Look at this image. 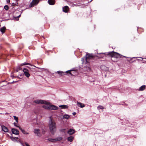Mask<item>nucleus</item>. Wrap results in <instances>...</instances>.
I'll list each match as a JSON object with an SVG mask.
<instances>
[{"label":"nucleus","mask_w":146,"mask_h":146,"mask_svg":"<svg viewBox=\"0 0 146 146\" xmlns=\"http://www.w3.org/2000/svg\"><path fill=\"white\" fill-rule=\"evenodd\" d=\"M48 141H50L52 142H56V138L54 139H52L51 138H48Z\"/></svg>","instance_id":"c756f323"},{"label":"nucleus","mask_w":146,"mask_h":146,"mask_svg":"<svg viewBox=\"0 0 146 146\" xmlns=\"http://www.w3.org/2000/svg\"><path fill=\"white\" fill-rule=\"evenodd\" d=\"M100 68L102 70L104 71H107L108 70V68L105 65H103L100 66Z\"/></svg>","instance_id":"f8f14e48"},{"label":"nucleus","mask_w":146,"mask_h":146,"mask_svg":"<svg viewBox=\"0 0 146 146\" xmlns=\"http://www.w3.org/2000/svg\"><path fill=\"white\" fill-rule=\"evenodd\" d=\"M15 78H19V79H21V78H20L19 77V76H15Z\"/></svg>","instance_id":"13d9d810"},{"label":"nucleus","mask_w":146,"mask_h":146,"mask_svg":"<svg viewBox=\"0 0 146 146\" xmlns=\"http://www.w3.org/2000/svg\"><path fill=\"white\" fill-rule=\"evenodd\" d=\"M6 30V27L3 26L0 29V31L2 34H3L5 32V31Z\"/></svg>","instance_id":"aec40b11"},{"label":"nucleus","mask_w":146,"mask_h":146,"mask_svg":"<svg viewBox=\"0 0 146 146\" xmlns=\"http://www.w3.org/2000/svg\"><path fill=\"white\" fill-rule=\"evenodd\" d=\"M131 127V126L129 125L126 128H125V130H127V131L128 132L129 131H130Z\"/></svg>","instance_id":"c9c22d12"},{"label":"nucleus","mask_w":146,"mask_h":146,"mask_svg":"<svg viewBox=\"0 0 146 146\" xmlns=\"http://www.w3.org/2000/svg\"><path fill=\"white\" fill-rule=\"evenodd\" d=\"M19 128L23 134H29L28 133L26 132L24 129H23L20 127H19Z\"/></svg>","instance_id":"393cba45"},{"label":"nucleus","mask_w":146,"mask_h":146,"mask_svg":"<svg viewBox=\"0 0 146 146\" xmlns=\"http://www.w3.org/2000/svg\"><path fill=\"white\" fill-rule=\"evenodd\" d=\"M81 61L82 62V64H83L85 62V56L82 58L81 59Z\"/></svg>","instance_id":"58836bf2"},{"label":"nucleus","mask_w":146,"mask_h":146,"mask_svg":"<svg viewBox=\"0 0 146 146\" xmlns=\"http://www.w3.org/2000/svg\"><path fill=\"white\" fill-rule=\"evenodd\" d=\"M25 144L26 146H30L29 144L26 142L25 143Z\"/></svg>","instance_id":"603ef678"},{"label":"nucleus","mask_w":146,"mask_h":146,"mask_svg":"<svg viewBox=\"0 0 146 146\" xmlns=\"http://www.w3.org/2000/svg\"><path fill=\"white\" fill-rule=\"evenodd\" d=\"M124 105H123V106L124 107H127V104H125L124 103V104H123Z\"/></svg>","instance_id":"864d4df0"},{"label":"nucleus","mask_w":146,"mask_h":146,"mask_svg":"<svg viewBox=\"0 0 146 146\" xmlns=\"http://www.w3.org/2000/svg\"><path fill=\"white\" fill-rule=\"evenodd\" d=\"M88 59H85V64H90L89 60H88Z\"/></svg>","instance_id":"a19ab883"},{"label":"nucleus","mask_w":146,"mask_h":146,"mask_svg":"<svg viewBox=\"0 0 146 146\" xmlns=\"http://www.w3.org/2000/svg\"><path fill=\"white\" fill-rule=\"evenodd\" d=\"M48 3L50 5H53L55 3V0H48Z\"/></svg>","instance_id":"f3484780"},{"label":"nucleus","mask_w":146,"mask_h":146,"mask_svg":"<svg viewBox=\"0 0 146 146\" xmlns=\"http://www.w3.org/2000/svg\"><path fill=\"white\" fill-rule=\"evenodd\" d=\"M31 65V64L29 63L26 62H25L21 63L20 64V66H23V65Z\"/></svg>","instance_id":"2f4dec72"},{"label":"nucleus","mask_w":146,"mask_h":146,"mask_svg":"<svg viewBox=\"0 0 146 146\" xmlns=\"http://www.w3.org/2000/svg\"><path fill=\"white\" fill-rule=\"evenodd\" d=\"M139 28V27H137V31H138V29Z\"/></svg>","instance_id":"0e129e2a"},{"label":"nucleus","mask_w":146,"mask_h":146,"mask_svg":"<svg viewBox=\"0 0 146 146\" xmlns=\"http://www.w3.org/2000/svg\"><path fill=\"white\" fill-rule=\"evenodd\" d=\"M11 131L12 134L17 135H19V131L15 128H12L11 129Z\"/></svg>","instance_id":"6e6552de"},{"label":"nucleus","mask_w":146,"mask_h":146,"mask_svg":"<svg viewBox=\"0 0 146 146\" xmlns=\"http://www.w3.org/2000/svg\"><path fill=\"white\" fill-rule=\"evenodd\" d=\"M113 55V58H115L118 59L121 58L122 57V56H123V55H121L120 54L115 52H114V55Z\"/></svg>","instance_id":"9d476101"},{"label":"nucleus","mask_w":146,"mask_h":146,"mask_svg":"<svg viewBox=\"0 0 146 146\" xmlns=\"http://www.w3.org/2000/svg\"><path fill=\"white\" fill-rule=\"evenodd\" d=\"M107 53L106 52H105V53H100L99 54H98H98L99 55V56H97V57H99V58H103V57L102 56H100V55L101 54H106Z\"/></svg>","instance_id":"473e14b6"},{"label":"nucleus","mask_w":146,"mask_h":146,"mask_svg":"<svg viewBox=\"0 0 146 146\" xmlns=\"http://www.w3.org/2000/svg\"><path fill=\"white\" fill-rule=\"evenodd\" d=\"M88 70H89V71H90L91 70V68L90 67H88Z\"/></svg>","instance_id":"5fc2aeb1"},{"label":"nucleus","mask_w":146,"mask_h":146,"mask_svg":"<svg viewBox=\"0 0 146 146\" xmlns=\"http://www.w3.org/2000/svg\"><path fill=\"white\" fill-rule=\"evenodd\" d=\"M13 117H14V119L16 121L17 123H18V117L15 116H14Z\"/></svg>","instance_id":"e433bc0d"},{"label":"nucleus","mask_w":146,"mask_h":146,"mask_svg":"<svg viewBox=\"0 0 146 146\" xmlns=\"http://www.w3.org/2000/svg\"><path fill=\"white\" fill-rule=\"evenodd\" d=\"M13 124H14V125L15 126V127H17L18 128H19L20 127V126H18L17 125V123H16L15 122L14 123H13Z\"/></svg>","instance_id":"a18cd8bd"},{"label":"nucleus","mask_w":146,"mask_h":146,"mask_svg":"<svg viewBox=\"0 0 146 146\" xmlns=\"http://www.w3.org/2000/svg\"><path fill=\"white\" fill-rule=\"evenodd\" d=\"M59 107L61 109H66L68 108V106L67 105H61L59 106Z\"/></svg>","instance_id":"b1692460"},{"label":"nucleus","mask_w":146,"mask_h":146,"mask_svg":"<svg viewBox=\"0 0 146 146\" xmlns=\"http://www.w3.org/2000/svg\"><path fill=\"white\" fill-rule=\"evenodd\" d=\"M124 123H126L127 124H128V123H129V121H128L127 120H125L124 121Z\"/></svg>","instance_id":"49530a36"},{"label":"nucleus","mask_w":146,"mask_h":146,"mask_svg":"<svg viewBox=\"0 0 146 146\" xmlns=\"http://www.w3.org/2000/svg\"><path fill=\"white\" fill-rule=\"evenodd\" d=\"M34 102L37 104H45L47 102L45 100H34Z\"/></svg>","instance_id":"423d86ee"},{"label":"nucleus","mask_w":146,"mask_h":146,"mask_svg":"<svg viewBox=\"0 0 146 146\" xmlns=\"http://www.w3.org/2000/svg\"><path fill=\"white\" fill-rule=\"evenodd\" d=\"M108 130H108H106V131H107Z\"/></svg>","instance_id":"338daca9"},{"label":"nucleus","mask_w":146,"mask_h":146,"mask_svg":"<svg viewBox=\"0 0 146 146\" xmlns=\"http://www.w3.org/2000/svg\"><path fill=\"white\" fill-rule=\"evenodd\" d=\"M39 129H36L34 130V132L38 136L40 137L41 136L40 133L39 132Z\"/></svg>","instance_id":"ddd939ff"},{"label":"nucleus","mask_w":146,"mask_h":146,"mask_svg":"<svg viewBox=\"0 0 146 146\" xmlns=\"http://www.w3.org/2000/svg\"><path fill=\"white\" fill-rule=\"evenodd\" d=\"M22 70V68L20 66H17L16 68L15 71L16 72H18L19 70Z\"/></svg>","instance_id":"a878e982"},{"label":"nucleus","mask_w":146,"mask_h":146,"mask_svg":"<svg viewBox=\"0 0 146 146\" xmlns=\"http://www.w3.org/2000/svg\"><path fill=\"white\" fill-rule=\"evenodd\" d=\"M114 52L112 51L111 52H108L107 55L110 56H111V58H113L114 53Z\"/></svg>","instance_id":"5701e85b"},{"label":"nucleus","mask_w":146,"mask_h":146,"mask_svg":"<svg viewBox=\"0 0 146 146\" xmlns=\"http://www.w3.org/2000/svg\"><path fill=\"white\" fill-rule=\"evenodd\" d=\"M125 102L124 101H122V102H120L119 103V105H123V104H124V103Z\"/></svg>","instance_id":"c03bdc74"},{"label":"nucleus","mask_w":146,"mask_h":146,"mask_svg":"<svg viewBox=\"0 0 146 146\" xmlns=\"http://www.w3.org/2000/svg\"><path fill=\"white\" fill-rule=\"evenodd\" d=\"M11 77L12 78V79L14 78H15V76L14 75H11Z\"/></svg>","instance_id":"4d7b16f0"},{"label":"nucleus","mask_w":146,"mask_h":146,"mask_svg":"<svg viewBox=\"0 0 146 146\" xmlns=\"http://www.w3.org/2000/svg\"><path fill=\"white\" fill-rule=\"evenodd\" d=\"M19 5V3L17 2V1H16V3H15V6H17Z\"/></svg>","instance_id":"3c124183"},{"label":"nucleus","mask_w":146,"mask_h":146,"mask_svg":"<svg viewBox=\"0 0 146 146\" xmlns=\"http://www.w3.org/2000/svg\"><path fill=\"white\" fill-rule=\"evenodd\" d=\"M62 139V138L60 137H57V138H56V141H60Z\"/></svg>","instance_id":"72a5a7b5"},{"label":"nucleus","mask_w":146,"mask_h":146,"mask_svg":"<svg viewBox=\"0 0 146 146\" xmlns=\"http://www.w3.org/2000/svg\"><path fill=\"white\" fill-rule=\"evenodd\" d=\"M93 0H91L89 2V1L88 2V3H89V2H91Z\"/></svg>","instance_id":"e2e57ef3"},{"label":"nucleus","mask_w":146,"mask_h":146,"mask_svg":"<svg viewBox=\"0 0 146 146\" xmlns=\"http://www.w3.org/2000/svg\"><path fill=\"white\" fill-rule=\"evenodd\" d=\"M77 106L81 108H83L85 107V105L84 104L78 101L77 102Z\"/></svg>","instance_id":"dca6fc26"},{"label":"nucleus","mask_w":146,"mask_h":146,"mask_svg":"<svg viewBox=\"0 0 146 146\" xmlns=\"http://www.w3.org/2000/svg\"><path fill=\"white\" fill-rule=\"evenodd\" d=\"M20 141H20L19 140H17V141H16L15 142H20Z\"/></svg>","instance_id":"052dcab7"},{"label":"nucleus","mask_w":146,"mask_h":146,"mask_svg":"<svg viewBox=\"0 0 146 146\" xmlns=\"http://www.w3.org/2000/svg\"><path fill=\"white\" fill-rule=\"evenodd\" d=\"M139 58H141V59H137H137H135V61L137 60L138 61H142V62L143 63H146V60H143V58H142V57H139Z\"/></svg>","instance_id":"cd10ccee"},{"label":"nucleus","mask_w":146,"mask_h":146,"mask_svg":"<svg viewBox=\"0 0 146 146\" xmlns=\"http://www.w3.org/2000/svg\"><path fill=\"white\" fill-rule=\"evenodd\" d=\"M75 69L74 68H73L72 69H71L70 70H67L65 72H64L62 71H58L57 72L60 75H63L65 73H67L68 75L69 74L71 76H73L74 75V74L76 72V71H74V69Z\"/></svg>","instance_id":"f03ea898"},{"label":"nucleus","mask_w":146,"mask_h":146,"mask_svg":"<svg viewBox=\"0 0 146 146\" xmlns=\"http://www.w3.org/2000/svg\"><path fill=\"white\" fill-rule=\"evenodd\" d=\"M75 132V130L73 129H70L67 131L68 134L71 135L74 134Z\"/></svg>","instance_id":"4468645a"},{"label":"nucleus","mask_w":146,"mask_h":146,"mask_svg":"<svg viewBox=\"0 0 146 146\" xmlns=\"http://www.w3.org/2000/svg\"><path fill=\"white\" fill-rule=\"evenodd\" d=\"M65 130V129H59V131L61 132H64Z\"/></svg>","instance_id":"79ce46f5"},{"label":"nucleus","mask_w":146,"mask_h":146,"mask_svg":"<svg viewBox=\"0 0 146 146\" xmlns=\"http://www.w3.org/2000/svg\"><path fill=\"white\" fill-rule=\"evenodd\" d=\"M6 82V81L5 80H3L2 81H1V82Z\"/></svg>","instance_id":"680f3d73"},{"label":"nucleus","mask_w":146,"mask_h":146,"mask_svg":"<svg viewBox=\"0 0 146 146\" xmlns=\"http://www.w3.org/2000/svg\"><path fill=\"white\" fill-rule=\"evenodd\" d=\"M39 0H33L32 2H33L34 5H36L39 2Z\"/></svg>","instance_id":"bb28decb"},{"label":"nucleus","mask_w":146,"mask_h":146,"mask_svg":"<svg viewBox=\"0 0 146 146\" xmlns=\"http://www.w3.org/2000/svg\"><path fill=\"white\" fill-rule=\"evenodd\" d=\"M23 72L24 75H25L27 78H29L30 76V74L29 73V70L27 68H24L23 69Z\"/></svg>","instance_id":"7ed1b4c3"},{"label":"nucleus","mask_w":146,"mask_h":146,"mask_svg":"<svg viewBox=\"0 0 146 146\" xmlns=\"http://www.w3.org/2000/svg\"><path fill=\"white\" fill-rule=\"evenodd\" d=\"M4 8L7 11L9 9V6L7 5H5L4 7Z\"/></svg>","instance_id":"4c0bfd02"},{"label":"nucleus","mask_w":146,"mask_h":146,"mask_svg":"<svg viewBox=\"0 0 146 146\" xmlns=\"http://www.w3.org/2000/svg\"><path fill=\"white\" fill-rule=\"evenodd\" d=\"M123 56L125 58H128V59L127 60L130 63H132L133 62L135 61V59H137V57H133L132 58L131 57H128L127 56Z\"/></svg>","instance_id":"39448f33"},{"label":"nucleus","mask_w":146,"mask_h":146,"mask_svg":"<svg viewBox=\"0 0 146 146\" xmlns=\"http://www.w3.org/2000/svg\"><path fill=\"white\" fill-rule=\"evenodd\" d=\"M50 104L47 102L46 104L42 106L43 108L47 110H50Z\"/></svg>","instance_id":"1a4fd4ad"},{"label":"nucleus","mask_w":146,"mask_h":146,"mask_svg":"<svg viewBox=\"0 0 146 146\" xmlns=\"http://www.w3.org/2000/svg\"><path fill=\"white\" fill-rule=\"evenodd\" d=\"M94 56L92 53L89 54L88 52H86V55L85 56V58L86 59H88L89 60L93 59L94 58Z\"/></svg>","instance_id":"20e7f679"},{"label":"nucleus","mask_w":146,"mask_h":146,"mask_svg":"<svg viewBox=\"0 0 146 146\" xmlns=\"http://www.w3.org/2000/svg\"><path fill=\"white\" fill-rule=\"evenodd\" d=\"M70 117V116L67 114H65L63 116V119H68Z\"/></svg>","instance_id":"7c9ffc66"},{"label":"nucleus","mask_w":146,"mask_h":146,"mask_svg":"<svg viewBox=\"0 0 146 146\" xmlns=\"http://www.w3.org/2000/svg\"><path fill=\"white\" fill-rule=\"evenodd\" d=\"M11 136L10 137V138L13 141L15 142L16 141H17V139H18V137H13L12 134H11Z\"/></svg>","instance_id":"6ab92c4d"},{"label":"nucleus","mask_w":146,"mask_h":146,"mask_svg":"<svg viewBox=\"0 0 146 146\" xmlns=\"http://www.w3.org/2000/svg\"><path fill=\"white\" fill-rule=\"evenodd\" d=\"M19 76H20L22 78H23V76H24L23 73L19 75Z\"/></svg>","instance_id":"09e8293b"},{"label":"nucleus","mask_w":146,"mask_h":146,"mask_svg":"<svg viewBox=\"0 0 146 146\" xmlns=\"http://www.w3.org/2000/svg\"><path fill=\"white\" fill-rule=\"evenodd\" d=\"M50 110H58V107L54 105H50Z\"/></svg>","instance_id":"a211bd4d"},{"label":"nucleus","mask_w":146,"mask_h":146,"mask_svg":"<svg viewBox=\"0 0 146 146\" xmlns=\"http://www.w3.org/2000/svg\"><path fill=\"white\" fill-rule=\"evenodd\" d=\"M7 4H9L10 3V0H6Z\"/></svg>","instance_id":"de8ad7c7"},{"label":"nucleus","mask_w":146,"mask_h":146,"mask_svg":"<svg viewBox=\"0 0 146 146\" xmlns=\"http://www.w3.org/2000/svg\"><path fill=\"white\" fill-rule=\"evenodd\" d=\"M11 5L12 6H15V3H13L11 4Z\"/></svg>","instance_id":"8fccbe9b"},{"label":"nucleus","mask_w":146,"mask_h":146,"mask_svg":"<svg viewBox=\"0 0 146 146\" xmlns=\"http://www.w3.org/2000/svg\"><path fill=\"white\" fill-rule=\"evenodd\" d=\"M95 26H96V25H94V28H95Z\"/></svg>","instance_id":"69168bd1"},{"label":"nucleus","mask_w":146,"mask_h":146,"mask_svg":"<svg viewBox=\"0 0 146 146\" xmlns=\"http://www.w3.org/2000/svg\"><path fill=\"white\" fill-rule=\"evenodd\" d=\"M2 129V131L5 132H9V130L7 127L3 125H0Z\"/></svg>","instance_id":"9b49d317"},{"label":"nucleus","mask_w":146,"mask_h":146,"mask_svg":"<svg viewBox=\"0 0 146 146\" xmlns=\"http://www.w3.org/2000/svg\"><path fill=\"white\" fill-rule=\"evenodd\" d=\"M104 107L100 105L97 107V109L98 110L100 109L103 110L104 109Z\"/></svg>","instance_id":"f704fd0d"},{"label":"nucleus","mask_w":146,"mask_h":146,"mask_svg":"<svg viewBox=\"0 0 146 146\" xmlns=\"http://www.w3.org/2000/svg\"><path fill=\"white\" fill-rule=\"evenodd\" d=\"M19 81V80H18V81H13L12 82H8L5 85H3L2 86H1V87H0V88H1V87H3V86H6L7 85L9 84H12L14 83H16V82H18Z\"/></svg>","instance_id":"c85d7f7f"},{"label":"nucleus","mask_w":146,"mask_h":146,"mask_svg":"<svg viewBox=\"0 0 146 146\" xmlns=\"http://www.w3.org/2000/svg\"><path fill=\"white\" fill-rule=\"evenodd\" d=\"M74 138V136H70L67 138V140L68 141H69L70 142H72L73 141V139Z\"/></svg>","instance_id":"412c9836"},{"label":"nucleus","mask_w":146,"mask_h":146,"mask_svg":"<svg viewBox=\"0 0 146 146\" xmlns=\"http://www.w3.org/2000/svg\"><path fill=\"white\" fill-rule=\"evenodd\" d=\"M68 7L67 6H65L62 8V11L64 12L67 13L68 12Z\"/></svg>","instance_id":"2eb2a0df"},{"label":"nucleus","mask_w":146,"mask_h":146,"mask_svg":"<svg viewBox=\"0 0 146 146\" xmlns=\"http://www.w3.org/2000/svg\"><path fill=\"white\" fill-rule=\"evenodd\" d=\"M146 87V86L145 85H142L138 89V90L139 91H142L145 90Z\"/></svg>","instance_id":"4be33fe9"},{"label":"nucleus","mask_w":146,"mask_h":146,"mask_svg":"<svg viewBox=\"0 0 146 146\" xmlns=\"http://www.w3.org/2000/svg\"><path fill=\"white\" fill-rule=\"evenodd\" d=\"M72 114L73 115H75L76 114V113L75 112H74L72 113Z\"/></svg>","instance_id":"6e6d98bb"},{"label":"nucleus","mask_w":146,"mask_h":146,"mask_svg":"<svg viewBox=\"0 0 146 146\" xmlns=\"http://www.w3.org/2000/svg\"><path fill=\"white\" fill-rule=\"evenodd\" d=\"M48 125L49 129L51 134L54 135L56 131V124L54 121L52 119L51 116L49 117Z\"/></svg>","instance_id":"f257e3e1"},{"label":"nucleus","mask_w":146,"mask_h":146,"mask_svg":"<svg viewBox=\"0 0 146 146\" xmlns=\"http://www.w3.org/2000/svg\"><path fill=\"white\" fill-rule=\"evenodd\" d=\"M21 14L19 15L18 16L16 17H15V19L17 20H19V18L21 16Z\"/></svg>","instance_id":"37998d69"},{"label":"nucleus","mask_w":146,"mask_h":146,"mask_svg":"<svg viewBox=\"0 0 146 146\" xmlns=\"http://www.w3.org/2000/svg\"><path fill=\"white\" fill-rule=\"evenodd\" d=\"M31 66H32V67H29L27 66H25L27 67L31 71H32V72H35V71H36V68H38L40 69H44V68H41L37 67H36L34 65Z\"/></svg>","instance_id":"0eeeda50"},{"label":"nucleus","mask_w":146,"mask_h":146,"mask_svg":"<svg viewBox=\"0 0 146 146\" xmlns=\"http://www.w3.org/2000/svg\"><path fill=\"white\" fill-rule=\"evenodd\" d=\"M105 77H106V74L105 75Z\"/></svg>","instance_id":"774afa93"},{"label":"nucleus","mask_w":146,"mask_h":146,"mask_svg":"<svg viewBox=\"0 0 146 146\" xmlns=\"http://www.w3.org/2000/svg\"><path fill=\"white\" fill-rule=\"evenodd\" d=\"M34 5H34V4L33 3V2H32V1L31 3H30L29 7L30 8L32 7H33Z\"/></svg>","instance_id":"ea45409f"},{"label":"nucleus","mask_w":146,"mask_h":146,"mask_svg":"<svg viewBox=\"0 0 146 146\" xmlns=\"http://www.w3.org/2000/svg\"><path fill=\"white\" fill-rule=\"evenodd\" d=\"M19 143H20V144L22 145V146L23 145H24L23 143L21 141H20Z\"/></svg>","instance_id":"bf43d9fd"}]
</instances>
